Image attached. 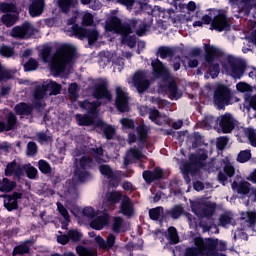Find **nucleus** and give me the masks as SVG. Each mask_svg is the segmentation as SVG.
Here are the masks:
<instances>
[{
    "label": "nucleus",
    "instance_id": "nucleus-11",
    "mask_svg": "<svg viewBox=\"0 0 256 256\" xmlns=\"http://www.w3.org/2000/svg\"><path fill=\"white\" fill-rule=\"evenodd\" d=\"M151 65L153 75L156 79H162V81H169V79H171V72H169V68H167L159 58L152 61Z\"/></svg>",
    "mask_w": 256,
    "mask_h": 256
},
{
    "label": "nucleus",
    "instance_id": "nucleus-46",
    "mask_svg": "<svg viewBox=\"0 0 256 256\" xmlns=\"http://www.w3.org/2000/svg\"><path fill=\"white\" fill-rule=\"evenodd\" d=\"M38 169L40 172H42L43 175H49V173L53 171L51 164H49V162H47V160L44 159L38 161Z\"/></svg>",
    "mask_w": 256,
    "mask_h": 256
},
{
    "label": "nucleus",
    "instance_id": "nucleus-47",
    "mask_svg": "<svg viewBox=\"0 0 256 256\" xmlns=\"http://www.w3.org/2000/svg\"><path fill=\"white\" fill-rule=\"evenodd\" d=\"M11 79H13V71L7 70L3 64L0 63V83H2V81H9Z\"/></svg>",
    "mask_w": 256,
    "mask_h": 256
},
{
    "label": "nucleus",
    "instance_id": "nucleus-35",
    "mask_svg": "<svg viewBox=\"0 0 256 256\" xmlns=\"http://www.w3.org/2000/svg\"><path fill=\"white\" fill-rule=\"evenodd\" d=\"M136 133L138 135L139 143H142V145L145 144L149 135V130L147 129L145 123L142 122L136 127Z\"/></svg>",
    "mask_w": 256,
    "mask_h": 256
},
{
    "label": "nucleus",
    "instance_id": "nucleus-5",
    "mask_svg": "<svg viewBox=\"0 0 256 256\" xmlns=\"http://www.w3.org/2000/svg\"><path fill=\"white\" fill-rule=\"evenodd\" d=\"M227 65V71L233 79H241L245 75V71H247V62L232 55L227 57Z\"/></svg>",
    "mask_w": 256,
    "mask_h": 256
},
{
    "label": "nucleus",
    "instance_id": "nucleus-40",
    "mask_svg": "<svg viewBox=\"0 0 256 256\" xmlns=\"http://www.w3.org/2000/svg\"><path fill=\"white\" fill-rule=\"evenodd\" d=\"M46 85V90L50 91V95H61V90L63 89V86L53 80H50V82Z\"/></svg>",
    "mask_w": 256,
    "mask_h": 256
},
{
    "label": "nucleus",
    "instance_id": "nucleus-34",
    "mask_svg": "<svg viewBox=\"0 0 256 256\" xmlns=\"http://www.w3.org/2000/svg\"><path fill=\"white\" fill-rule=\"evenodd\" d=\"M19 21V12L14 14H4L1 16V23L5 25V27H13L15 23Z\"/></svg>",
    "mask_w": 256,
    "mask_h": 256
},
{
    "label": "nucleus",
    "instance_id": "nucleus-41",
    "mask_svg": "<svg viewBox=\"0 0 256 256\" xmlns=\"http://www.w3.org/2000/svg\"><path fill=\"white\" fill-rule=\"evenodd\" d=\"M93 165H95V162L93 161V158H91L90 156H82L79 159V168L83 169V170H89L93 167Z\"/></svg>",
    "mask_w": 256,
    "mask_h": 256
},
{
    "label": "nucleus",
    "instance_id": "nucleus-10",
    "mask_svg": "<svg viewBox=\"0 0 256 256\" xmlns=\"http://www.w3.org/2000/svg\"><path fill=\"white\" fill-rule=\"evenodd\" d=\"M33 35H35V27L29 21H25L20 26L13 27L11 31V37H14V39H29Z\"/></svg>",
    "mask_w": 256,
    "mask_h": 256
},
{
    "label": "nucleus",
    "instance_id": "nucleus-49",
    "mask_svg": "<svg viewBox=\"0 0 256 256\" xmlns=\"http://www.w3.org/2000/svg\"><path fill=\"white\" fill-rule=\"evenodd\" d=\"M76 253L79 256H97V252L87 248L85 246L79 245L76 247Z\"/></svg>",
    "mask_w": 256,
    "mask_h": 256
},
{
    "label": "nucleus",
    "instance_id": "nucleus-12",
    "mask_svg": "<svg viewBox=\"0 0 256 256\" xmlns=\"http://www.w3.org/2000/svg\"><path fill=\"white\" fill-rule=\"evenodd\" d=\"M206 247L208 249V254L214 256L219 254V251H227V242L223 240H218L217 238H204Z\"/></svg>",
    "mask_w": 256,
    "mask_h": 256
},
{
    "label": "nucleus",
    "instance_id": "nucleus-24",
    "mask_svg": "<svg viewBox=\"0 0 256 256\" xmlns=\"http://www.w3.org/2000/svg\"><path fill=\"white\" fill-rule=\"evenodd\" d=\"M164 91H167L170 95V99H175L177 101V99H181V93H179V86L177 85V82H175V80H171L169 82H167L164 86H163Z\"/></svg>",
    "mask_w": 256,
    "mask_h": 256
},
{
    "label": "nucleus",
    "instance_id": "nucleus-3",
    "mask_svg": "<svg viewBox=\"0 0 256 256\" xmlns=\"http://www.w3.org/2000/svg\"><path fill=\"white\" fill-rule=\"evenodd\" d=\"M208 157L205 153L199 155L191 154L189 156V161L183 164L182 170L184 180L187 183H191V177L189 175H197L205 167V161H207Z\"/></svg>",
    "mask_w": 256,
    "mask_h": 256
},
{
    "label": "nucleus",
    "instance_id": "nucleus-19",
    "mask_svg": "<svg viewBox=\"0 0 256 256\" xmlns=\"http://www.w3.org/2000/svg\"><path fill=\"white\" fill-rule=\"evenodd\" d=\"M120 212L125 217H133V215H135V204L127 195L123 196V199L120 203Z\"/></svg>",
    "mask_w": 256,
    "mask_h": 256
},
{
    "label": "nucleus",
    "instance_id": "nucleus-22",
    "mask_svg": "<svg viewBox=\"0 0 256 256\" xmlns=\"http://www.w3.org/2000/svg\"><path fill=\"white\" fill-rule=\"evenodd\" d=\"M131 29L128 27L124 28V31L120 34L121 35V43L122 45H127L130 49H134L137 45V37L135 35L131 36Z\"/></svg>",
    "mask_w": 256,
    "mask_h": 256
},
{
    "label": "nucleus",
    "instance_id": "nucleus-23",
    "mask_svg": "<svg viewBox=\"0 0 256 256\" xmlns=\"http://www.w3.org/2000/svg\"><path fill=\"white\" fill-rule=\"evenodd\" d=\"M95 127L102 129L103 135L108 141H111V139L115 137V133H116L115 127L111 125H107L103 120L96 121Z\"/></svg>",
    "mask_w": 256,
    "mask_h": 256
},
{
    "label": "nucleus",
    "instance_id": "nucleus-39",
    "mask_svg": "<svg viewBox=\"0 0 256 256\" xmlns=\"http://www.w3.org/2000/svg\"><path fill=\"white\" fill-rule=\"evenodd\" d=\"M0 11L1 13H6V14L19 13V10L17 9V5H15V3L13 2L0 3Z\"/></svg>",
    "mask_w": 256,
    "mask_h": 256
},
{
    "label": "nucleus",
    "instance_id": "nucleus-55",
    "mask_svg": "<svg viewBox=\"0 0 256 256\" xmlns=\"http://www.w3.org/2000/svg\"><path fill=\"white\" fill-rule=\"evenodd\" d=\"M39 151V147L37 146V143L30 141L27 144L26 153L28 157H35Z\"/></svg>",
    "mask_w": 256,
    "mask_h": 256
},
{
    "label": "nucleus",
    "instance_id": "nucleus-61",
    "mask_svg": "<svg viewBox=\"0 0 256 256\" xmlns=\"http://www.w3.org/2000/svg\"><path fill=\"white\" fill-rule=\"evenodd\" d=\"M245 133H246V136L248 138V141L250 142V145H252V147H256V132H255V129L247 128Z\"/></svg>",
    "mask_w": 256,
    "mask_h": 256
},
{
    "label": "nucleus",
    "instance_id": "nucleus-6",
    "mask_svg": "<svg viewBox=\"0 0 256 256\" xmlns=\"http://www.w3.org/2000/svg\"><path fill=\"white\" fill-rule=\"evenodd\" d=\"M97 83H95L92 87V97L97 99V101H101L106 99L110 103L113 101V94L109 90V82L107 80H103V78L97 79Z\"/></svg>",
    "mask_w": 256,
    "mask_h": 256
},
{
    "label": "nucleus",
    "instance_id": "nucleus-50",
    "mask_svg": "<svg viewBox=\"0 0 256 256\" xmlns=\"http://www.w3.org/2000/svg\"><path fill=\"white\" fill-rule=\"evenodd\" d=\"M168 239L173 245H177V243H179V234L177 233V228L174 226H170L168 228Z\"/></svg>",
    "mask_w": 256,
    "mask_h": 256
},
{
    "label": "nucleus",
    "instance_id": "nucleus-64",
    "mask_svg": "<svg viewBox=\"0 0 256 256\" xmlns=\"http://www.w3.org/2000/svg\"><path fill=\"white\" fill-rule=\"evenodd\" d=\"M115 239L116 237L113 234H109L106 241H105V249L109 251V249H113L115 246Z\"/></svg>",
    "mask_w": 256,
    "mask_h": 256
},
{
    "label": "nucleus",
    "instance_id": "nucleus-8",
    "mask_svg": "<svg viewBox=\"0 0 256 256\" xmlns=\"http://www.w3.org/2000/svg\"><path fill=\"white\" fill-rule=\"evenodd\" d=\"M210 29L211 31H218V33L231 30V22L229 21V18H227L225 11H218L212 20Z\"/></svg>",
    "mask_w": 256,
    "mask_h": 256
},
{
    "label": "nucleus",
    "instance_id": "nucleus-59",
    "mask_svg": "<svg viewBox=\"0 0 256 256\" xmlns=\"http://www.w3.org/2000/svg\"><path fill=\"white\" fill-rule=\"evenodd\" d=\"M68 237L72 243H79V241H81V237H83V234L78 230H69Z\"/></svg>",
    "mask_w": 256,
    "mask_h": 256
},
{
    "label": "nucleus",
    "instance_id": "nucleus-52",
    "mask_svg": "<svg viewBox=\"0 0 256 256\" xmlns=\"http://www.w3.org/2000/svg\"><path fill=\"white\" fill-rule=\"evenodd\" d=\"M51 53H53V48L51 46H46L41 50L40 57L44 63H49V61H51Z\"/></svg>",
    "mask_w": 256,
    "mask_h": 256
},
{
    "label": "nucleus",
    "instance_id": "nucleus-32",
    "mask_svg": "<svg viewBox=\"0 0 256 256\" xmlns=\"http://www.w3.org/2000/svg\"><path fill=\"white\" fill-rule=\"evenodd\" d=\"M29 245H31V240H25L20 245L14 247L12 255H27L31 253V246Z\"/></svg>",
    "mask_w": 256,
    "mask_h": 256
},
{
    "label": "nucleus",
    "instance_id": "nucleus-29",
    "mask_svg": "<svg viewBox=\"0 0 256 256\" xmlns=\"http://www.w3.org/2000/svg\"><path fill=\"white\" fill-rule=\"evenodd\" d=\"M33 109L34 107L26 102H20L14 107L16 115H26V117L33 114Z\"/></svg>",
    "mask_w": 256,
    "mask_h": 256
},
{
    "label": "nucleus",
    "instance_id": "nucleus-57",
    "mask_svg": "<svg viewBox=\"0 0 256 256\" xmlns=\"http://www.w3.org/2000/svg\"><path fill=\"white\" fill-rule=\"evenodd\" d=\"M68 93L74 101H77L79 99V85L77 83H71L68 87Z\"/></svg>",
    "mask_w": 256,
    "mask_h": 256
},
{
    "label": "nucleus",
    "instance_id": "nucleus-15",
    "mask_svg": "<svg viewBox=\"0 0 256 256\" xmlns=\"http://www.w3.org/2000/svg\"><path fill=\"white\" fill-rule=\"evenodd\" d=\"M0 198L4 199V207L7 211H17L19 209V199H23V193L2 194Z\"/></svg>",
    "mask_w": 256,
    "mask_h": 256
},
{
    "label": "nucleus",
    "instance_id": "nucleus-51",
    "mask_svg": "<svg viewBox=\"0 0 256 256\" xmlns=\"http://www.w3.org/2000/svg\"><path fill=\"white\" fill-rule=\"evenodd\" d=\"M161 118V112L157 110L156 108L150 109L149 112V119L152 121V123H155L156 125H163V122L159 120Z\"/></svg>",
    "mask_w": 256,
    "mask_h": 256
},
{
    "label": "nucleus",
    "instance_id": "nucleus-13",
    "mask_svg": "<svg viewBox=\"0 0 256 256\" xmlns=\"http://www.w3.org/2000/svg\"><path fill=\"white\" fill-rule=\"evenodd\" d=\"M116 109L120 113H128L129 111V96L127 92L123 91L121 86L116 87V100H115Z\"/></svg>",
    "mask_w": 256,
    "mask_h": 256
},
{
    "label": "nucleus",
    "instance_id": "nucleus-26",
    "mask_svg": "<svg viewBox=\"0 0 256 256\" xmlns=\"http://www.w3.org/2000/svg\"><path fill=\"white\" fill-rule=\"evenodd\" d=\"M76 123L79 127H91L95 125V118L89 114H76L75 115Z\"/></svg>",
    "mask_w": 256,
    "mask_h": 256
},
{
    "label": "nucleus",
    "instance_id": "nucleus-16",
    "mask_svg": "<svg viewBox=\"0 0 256 256\" xmlns=\"http://www.w3.org/2000/svg\"><path fill=\"white\" fill-rule=\"evenodd\" d=\"M127 27L129 26H125V23H123L117 16H111L108 18L105 25L106 31H109L110 33H116L117 35H121Z\"/></svg>",
    "mask_w": 256,
    "mask_h": 256
},
{
    "label": "nucleus",
    "instance_id": "nucleus-56",
    "mask_svg": "<svg viewBox=\"0 0 256 256\" xmlns=\"http://www.w3.org/2000/svg\"><path fill=\"white\" fill-rule=\"evenodd\" d=\"M169 213L172 219H179V217L185 213V209L181 205H176L170 210Z\"/></svg>",
    "mask_w": 256,
    "mask_h": 256
},
{
    "label": "nucleus",
    "instance_id": "nucleus-42",
    "mask_svg": "<svg viewBox=\"0 0 256 256\" xmlns=\"http://www.w3.org/2000/svg\"><path fill=\"white\" fill-rule=\"evenodd\" d=\"M244 106L246 109L256 111V95L253 96L249 93L244 94Z\"/></svg>",
    "mask_w": 256,
    "mask_h": 256
},
{
    "label": "nucleus",
    "instance_id": "nucleus-17",
    "mask_svg": "<svg viewBox=\"0 0 256 256\" xmlns=\"http://www.w3.org/2000/svg\"><path fill=\"white\" fill-rule=\"evenodd\" d=\"M142 177L148 185L155 183V181H161L165 177V172L160 167L154 168V170H145L142 173Z\"/></svg>",
    "mask_w": 256,
    "mask_h": 256
},
{
    "label": "nucleus",
    "instance_id": "nucleus-28",
    "mask_svg": "<svg viewBox=\"0 0 256 256\" xmlns=\"http://www.w3.org/2000/svg\"><path fill=\"white\" fill-rule=\"evenodd\" d=\"M232 190L236 191L239 195H249L251 192V184L247 181H242L240 183L234 181L232 183Z\"/></svg>",
    "mask_w": 256,
    "mask_h": 256
},
{
    "label": "nucleus",
    "instance_id": "nucleus-21",
    "mask_svg": "<svg viewBox=\"0 0 256 256\" xmlns=\"http://www.w3.org/2000/svg\"><path fill=\"white\" fill-rule=\"evenodd\" d=\"M78 105L80 109L83 111H86V115H92V117H95L97 115V109L101 107V102L99 101H93L89 102V100L79 101Z\"/></svg>",
    "mask_w": 256,
    "mask_h": 256
},
{
    "label": "nucleus",
    "instance_id": "nucleus-45",
    "mask_svg": "<svg viewBox=\"0 0 256 256\" xmlns=\"http://www.w3.org/2000/svg\"><path fill=\"white\" fill-rule=\"evenodd\" d=\"M23 169V173H26V177H28V179H35V177H37V173H39V171L37 170V168H35L34 166H31V164H26L22 166Z\"/></svg>",
    "mask_w": 256,
    "mask_h": 256
},
{
    "label": "nucleus",
    "instance_id": "nucleus-18",
    "mask_svg": "<svg viewBox=\"0 0 256 256\" xmlns=\"http://www.w3.org/2000/svg\"><path fill=\"white\" fill-rule=\"evenodd\" d=\"M219 127L222 130V133H231L235 129V118L231 113H225L220 116Z\"/></svg>",
    "mask_w": 256,
    "mask_h": 256
},
{
    "label": "nucleus",
    "instance_id": "nucleus-25",
    "mask_svg": "<svg viewBox=\"0 0 256 256\" xmlns=\"http://www.w3.org/2000/svg\"><path fill=\"white\" fill-rule=\"evenodd\" d=\"M45 9V0H33L30 7L29 13L31 17H39L43 14V10Z\"/></svg>",
    "mask_w": 256,
    "mask_h": 256
},
{
    "label": "nucleus",
    "instance_id": "nucleus-36",
    "mask_svg": "<svg viewBox=\"0 0 256 256\" xmlns=\"http://www.w3.org/2000/svg\"><path fill=\"white\" fill-rule=\"evenodd\" d=\"M99 171L101 175H104L106 179H110V181H117V174L113 172L111 166L107 164H102L99 166Z\"/></svg>",
    "mask_w": 256,
    "mask_h": 256
},
{
    "label": "nucleus",
    "instance_id": "nucleus-63",
    "mask_svg": "<svg viewBox=\"0 0 256 256\" xmlns=\"http://www.w3.org/2000/svg\"><path fill=\"white\" fill-rule=\"evenodd\" d=\"M149 217L152 221H159V217H161V208L156 207L149 210Z\"/></svg>",
    "mask_w": 256,
    "mask_h": 256
},
{
    "label": "nucleus",
    "instance_id": "nucleus-2",
    "mask_svg": "<svg viewBox=\"0 0 256 256\" xmlns=\"http://www.w3.org/2000/svg\"><path fill=\"white\" fill-rule=\"evenodd\" d=\"M204 51V61L208 65V73L212 79H215L219 77V73H221V67L219 66V63H215V61L223 57V51L209 44H205Z\"/></svg>",
    "mask_w": 256,
    "mask_h": 256
},
{
    "label": "nucleus",
    "instance_id": "nucleus-1",
    "mask_svg": "<svg viewBox=\"0 0 256 256\" xmlns=\"http://www.w3.org/2000/svg\"><path fill=\"white\" fill-rule=\"evenodd\" d=\"M76 54L77 50L70 44H64L57 48L56 59L51 63V71L56 75H61Z\"/></svg>",
    "mask_w": 256,
    "mask_h": 256
},
{
    "label": "nucleus",
    "instance_id": "nucleus-38",
    "mask_svg": "<svg viewBox=\"0 0 256 256\" xmlns=\"http://www.w3.org/2000/svg\"><path fill=\"white\" fill-rule=\"evenodd\" d=\"M157 54L159 55L160 59H167V57L175 56V49L168 46H160Z\"/></svg>",
    "mask_w": 256,
    "mask_h": 256
},
{
    "label": "nucleus",
    "instance_id": "nucleus-4",
    "mask_svg": "<svg viewBox=\"0 0 256 256\" xmlns=\"http://www.w3.org/2000/svg\"><path fill=\"white\" fill-rule=\"evenodd\" d=\"M214 105H217L218 109H225L227 105H231L233 100V92L225 84H219L214 90Z\"/></svg>",
    "mask_w": 256,
    "mask_h": 256
},
{
    "label": "nucleus",
    "instance_id": "nucleus-58",
    "mask_svg": "<svg viewBox=\"0 0 256 256\" xmlns=\"http://www.w3.org/2000/svg\"><path fill=\"white\" fill-rule=\"evenodd\" d=\"M0 55L2 57H7V58L13 57V55H15V50L12 47L3 44L0 47Z\"/></svg>",
    "mask_w": 256,
    "mask_h": 256
},
{
    "label": "nucleus",
    "instance_id": "nucleus-43",
    "mask_svg": "<svg viewBox=\"0 0 256 256\" xmlns=\"http://www.w3.org/2000/svg\"><path fill=\"white\" fill-rule=\"evenodd\" d=\"M242 219L248 223V227L255 229L256 226V212L249 211L242 215Z\"/></svg>",
    "mask_w": 256,
    "mask_h": 256
},
{
    "label": "nucleus",
    "instance_id": "nucleus-53",
    "mask_svg": "<svg viewBox=\"0 0 256 256\" xmlns=\"http://www.w3.org/2000/svg\"><path fill=\"white\" fill-rule=\"evenodd\" d=\"M39 68V62L35 58H29V60L24 64V71H37Z\"/></svg>",
    "mask_w": 256,
    "mask_h": 256
},
{
    "label": "nucleus",
    "instance_id": "nucleus-31",
    "mask_svg": "<svg viewBox=\"0 0 256 256\" xmlns=\"http://www.w3.org/2000/svg\"><path fill=\"white\" fill-rule=\"evenodd\" d=\"M123 197H125V195L117 190H112L106 193V201L109 205H118V203L123 201Z\"/></svg>",
    "mask_w": 256,
    "mask_h": 256
},
{
    "label": "nucleus",
    "instance_id": "nucleus-33",
    "mask_svg": "<svg viewBox=\"0 0 256 256\" xmlns=\"http://www.w3.org/2000/svg\"><path fill=\"white\" fill-rule=\"evenodd\" d=\"M17 187V182L4 177L0 185V193H11Z\"/></svg>",
    "mask_w": 256,
    "mask_h": 256
},
{
    "label": "nucleus",
    "instance_id": "nucleus-54",
    "mask_svg": "<svg viewBox=\"0 0 256 256\" xmlns=\"http://www.w3.org/2000/svg\"><path fill=\"white\" fill-rule=\"evenodd\" d=\"M236 160L238 163H247V161L251 160V150L240 151Z\"/></svg>",
    "mask_w": 256,
    "mask_h": 256
},
{
    "label": "nucleus",
    "instance_id": "nucleus-60",
    "mask_svg": "<svg viewBox=\"0 0 256 256\" xmlns=\"http://www.w3.org/2000/svg\"><path fill=\"white\" fill-rule=\"evenodd\" d=\"M57 209H58L60 215L63 216V219L65 221H67V223H69L71 221V217L69 216V211L67 210V208H65V206H63L62 203L58 202Z\"/></svg>",
    "mask_w": 256,
    "mask_h": 256
},
{
    "label": "nucleus",
    "instance_id": "nucleus-20",
    "mask_svg": "<svg viewBox=\"0 0 256 256\" xmlns=\"http://www.w3.org/2000/svg\"><path fill=\"white\" fill-rule=\"evenodd\" d=\"M4 175L6 177H13L15 175L16 178L21 179L24 176L23 168L17 164V161L13 160L6 165Z\"/></svg>",
    "mask_w": 256,
    "mask_h": 256
},
{
    "label": "nucleus",
    "instance_id": "nucleus-37",
    "mask_svg": "<svg viewBox=\"0 0 256 256\" xmlns=\"http://www.w3.org/2000/svg\"><path fill=\"white\" fill-rule=\"evenodd\" d=\"M47 91L46 84L35 86L33 95L35 101H42V99H45V97H47Z\"/></svg>",
    "mask_w": 256,
    "mask_h": 256
},
{
    "label": "nucleus",
    "instance_id": "nucleus-30",
    "mask_svg": "<svg viewBox=\"0 0 256 256\" xmlns=\"http://www.w3.org/2000/svg\"><path fill=\"white\" fill-rule=\"evenodd\" d=\"M5 129H6V133L9 131H15V129H17V125H18V120H17V115H15V113L13 112H9L6 116H5Z\"/></svg>",
    "mask_w": 256,
    "mask_h": 256
},
{
    "label": "nucleus",
    "instance_id": "nucleus-27",
    "mask_svg": "<svg viewBox=\"0 0 256 256\" xmlns=\"http://www.w3.org/2000/svg\"><path fill=\"white\" fill-rule=\"evenodd\" d=\"M109 224V215L105 214L102 216H97L90 222V227L95 229V231H101L105 225Z\"/></svg>",
    "mask_w": 256,
    "mask_h": 256
},
{
    "label": "nucleus",
    "instance_id": "nucleus-44",
    "mask_svg": "<svg viewBox=\"0 0 256 256\" xmlns=\"http://www.w3.org/2000/svg\"><path fill=\"white\" fill-rule=\"evenodd\" d=\"M74 176L77 177L80 183H85V181H87V178L89 177V171L83 170L79 166H76L74 169Z\"/></svg>",
    "mask_w": 256,
    "mask_h": 256
},
{
    "label": "nucleus",
    "instance_id": "nucleus-48",
    "mask_svg": "<svg viewBox=\"0 0 256 256\" xmlns=\"http://www.w3.org/2000/svg\"><path fill=\"white\" fill-rule=\"evenodd\" d=\"M73 3H75V0H58V7L62 13H69L71 7H73Z\"/></svg>",
    "mask_w": 256,
    "mask_h": 256
},
{
    "label": "nucleus",
    "instance_id": "nucleus-62",
    "mask_svg": "<svg viewBox=\"0 0 256 256\" xmlns=\"http://www.w3.org/2000/svg\"><path fill=\"white\" fill-rule=\"evenodd\" d=\"M121 227H123V218L115 217L112 225L114 233H121Z\"/></svg>",
    "mask_w": 256,
    "mask_h": 256
},
{
    "label": "nucleus",
    "instance_id": "nucleus-7",
    "mask_svg": "<svg viewBox=\"0 0 256 256\" xmlns=\"http://www.w3.org/2000/svg\"><path fill=\"white\" fill-rule=\"evenodd\" d=\"M72 33L81 41L88 39L89 45H93L99 39V31L95 29L83 28L77 24L72 26Z\"/></svg>",
    "mask_w": 256,
    "mask_h": 256
},
{
    "label": "nucleus",
    "instance_id": "nucleus-9",
    "mask_svg": "<svg viewBox=\"0 0 256 256\" xmlns=\"http://www.w3.org/2000/svg\"><path fill=\"white\" fill-rule=\"evenodd\" d=\"M194 245L187 247L184 251V256H209V250L205 242V238L196 237L194 238Z\"/></svg>",
    "mask_w": 256,
    "mask_h": 256
},
{
    "label": "nucleus",
    "instance_id": "nucleus-14",
    "mask_svg": "<svg viewBox=\"0 0 256 256\" xmlns=\"http://www.w3.org/2000/svg\"><path fill=\"white\" fill-rule=\"evenodd\" d=\"M132 82L138 93H145L151 85V82H149V79H147V76L143 70H138L135 72Z\"/></svg>",
    "mask_w": 256,
    "mask_h": 256
}]
</instances>
